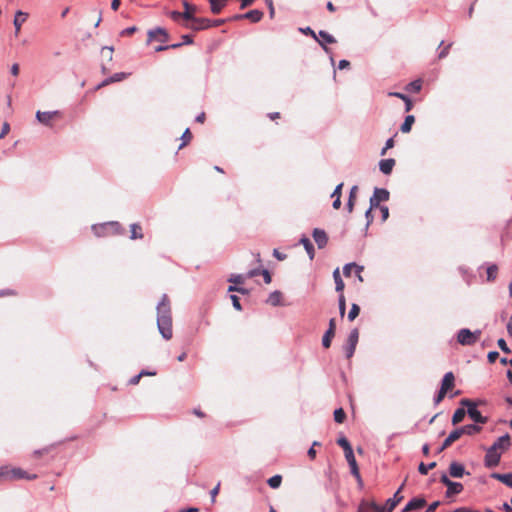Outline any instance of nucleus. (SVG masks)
<instances>
[{
    "mask_svg": "<svg viewBox=\"0 0 512 512\" xmlns=\"http://www.w3.org/2000/svg\"><path fill=\"white\" fill-rule=\"evenodd\" d=\"M394 166L395 160L392 158L383 159L379 162V169L385 175H389L392 172Z\"/></svg>",
    "mask_w": 512,
    "mask_h": 512,
    "instance_id": "obj_22",
    "label": "nucleus"
},
{
    "mask_svg": "<svg viewBox=\"0 0 512 512\" xmlns=\"http://www.w3.org/2000/svg\"><path fill=\"white\" fill-rule=\"evenodd\" d=\"M345 419V412L342 408L336 409L334 411V420L337 423H342Z\"/></svg>",
    "mask_w": 512,
    "mask_h": 512,
    "instance_id": "obj_46",
    "label": "nucleus"
},
{
    "mask_svg": "<svg viewBox=\"0 0 512 512\" xmlns=\"http://www.w3.org/2000/svg\"><path fill=\"white\" fill-rule=\"evenodd\" d=\"M497 345L498 347L504 352V353H510L511 350L510 348L508 347L506 341L503 339V338H500L498 341H497Z\"/></svg>",
    "mask_w": 512,
    "mask_h": 512,
    "instance_id": "obj_48",
    "label": "nucleus"
},
{
    "mask_svg": "<svg viewBox=\"0 0 512 512\" xmlns=\"http://www.w3.org/2000/svg\"><path fill=\"white\" fill-rule=\"evenodd\" d=\"M128 76H129V73H125V72L115 73L114 75L109 77V81L111 83L120 82V81L124 80L125 78H127Z\"/></svg>",
    "mask_w": 512,
    "mask_h": 512,
    "instance_id": "obj_44",
    "label": "nucleus"
},
{
    "mask_svg": "<svg viewBox=\"0 0 512 512\" xmlns=\"http://www.w3.org/2000/svg\"><path fill=\"white\" fill-rule=\"evenodd\" d=\"M359 312H360V307L357 304L353 303L351 305L350 311L348 313L349 321L355 320L356 317L359 315Z\"/></svg>",
    "mask_w": 512,
    "mask_h": 512,
    "instance_id": "obj_42",
    "label": "nucleus"
},
{
    "mask_svg": "<svg viewBox=\"0 0 512 512\" xmlns=\"http://www.w3.org/2000/svg\"><path fill=\"white\" fill-rule=\"evenodd\" d=\"M273 256L280 261L286 259V254L281 253L278 249L273 250Z\"/></svg>",
    "mask_w": 512,
    "mask_h": 512,
    "instance_id": "obj_62",
    "label": "nucleus"
},
{
    "mask_svg": "<svg viewBox=\"0 0 512 512\" xmlns=\"http://www.w3.org/2000/svg\"><path fill=\"white\" fill-rule=\"evenodd\" d=\"M390 193L385 188H375L373 191V195L370 197L369 203L371 208L380 207L381 202H386L389 200Z\"/></svg>",
    "mask_w": 512,
    "mask_h": 512,
    "instance_id": "obj_6",
    "label": "nucleus"
},
{
    "mask_svg": "<svg viewBox=\"0 0 512 512\" xmlns=\"http://www.w3.org/2000/svg\"><path fill=\"white\" fill-rule=\"evenodd\" d=\"M345 458H346V460H347V462L349 464V467H350L352 475L355 476V478L358 481H361V476H360V473H359V468H358V465H357V462H356L353 450L350 451V452L345 453Z\"/></svg>",
    "mask_w": 512,
    "mask_h": 512,
    "instance_id": "obj_13",
    "label": "nucleus"
},
{
    "mask_svg": "<svg viewBox=\"0 0 512 512\" xmlns=\"http://www.w3.org/2000/svg\"><path fill=\"white\" fill-rule=\"evenodd\" d=\"M499 353L497 351H490L487 355L488 361L490 363H494L496 359L498 358Z\"/></svg>",
    "mask_w": 512,
    "mask_h": 512,
    "instance_id": "obj_58",
    "label": "nucleus"
},
{
    "mask_svg": "<svg viewBox=\"0 0 512 512\" xmlns=\"http://www.w3.org/2000/svg\"><path fill=\"white\" fill-rule=\"evenodd\" d=\"M267 483L271 488L277 489L282 483V477L280 475H274L268 479Z\"/></svg>",
    "mask_w": 512,
    "mask_h": 512,
    "instance_id": "obj_39",
    "label": "nucleus"
},
{
    "mask_svg": "<svg viewBox=\"0 0 512 512\" xmlns=\"http://www.w3.org/2000/svg\"><path fill=\"white\" fill-rule=\"evenodd\" d=\"M421 88H422V82L420 79L414 80L406 86V89L408 91H413V92H419L421 90Z\"/></svg>",
    "mask_w": 512,
    "mask_h": 512,
    "instance_id": "obj_40",
    "label": "nucleus"
},
{
    "mask_svg": "<svg viewBox=\"0 0 512 512\" xmlns=\"http://www.w3.org/2000/svg\"><path fill=\"white\" fill-rule=\"evenodd\" d=\"M510 447V437L508 434H505L497 439L494 444L491 446L492 450L505 451Z\"/></svg>",
    "mask_w": 512,
    "mask_h": 512,
    "instance_id": "obj_16",
    "label": "nucleus"
},
{
    "mask_svg": "<svg viewBox=\"0 0 512 512\" xmlns=\"http://www.w3.org/2000/svg\"><path fill=\"white\" fill-rule=\"evenodd\" d=\"M378 208L380 209L382 215V221H386L389 217V208L387 206H380Z\"/></svg>",
    "mask_w": 512,
    "mask_h": 512,
    "instance_id": "obj_57",
    "label": "nucleus"
},
{
    "mask_svg": "<svg viewBox=\"0 0 512 512\" xmlns=\"http://www.w3.org/2000/svg\"><path fill=\"white\" fill-rule=\"evenodd\" d=\"M446 393H447L446 391H444L443 389L440 388L438 394L434 398V403L436 405L439 404L445 397Z\"/></svg>",
    "mask_w": 512,
    "mask_h": 512,
    "instance_id": "obj_55",
    "label": "nucleus"
},
{
    "mask_svg": "<svg viewBox=\"0 0 512 512\" xmlns=\"http://www.w3.org/2000/svg\"><path fill=\"white\" fill-rule=\"evenodd\" d=\"M358 340H359V331L357 328H354L349 333L347 343L343 347L345 355L348 359H350L354 355Z\"/></svg>",
    "mask_w": 512,
    "mask_h": 512,
    "instance_id": "obj_5",
    "label": "nucleus"
},
{
    "mask_svg": "<svg viewBox=\"0 0 512 512\" xmlns=\"http://www.w3.org/2000/svg\"><path fill=\"white\" fill-rule=\"evenodd\" d=\"M167 39H168L167 32L160 27L152 29L148 32V40L149 41L158 40L160 42H165V41H167Z\"/></svg>",
    "mask_w": 512,
    "mask_h": 512,
    "instance_id": "obj_15",
    "label": "nucleus"
},
{
    "mask_svg": "<svg viewBox=\"0 0 512 512\" xmlns=\"http://www.w3.org/2000/svg\"><path fill=\"white\" fill-rule=\"evenodd\" d=\"M450 47H451V44H448L447 46H445V47L440 51V53H439V55H438L439 59H443V58H445V57L448 55Z\"/></svg>",
    "mask_w": 512,
    "mask_h": 512,
    "instance_id": "obj_60",
    "label": "nucleus"
},
{
    "mask_svg": "<svg viewBox=\"0 0 512 512\" xmlns=\"http://www.w3.org/2000/svg\"><path fill=\"white\" fill-rule=\"evenodd\" d=\"M354 269H355V274H356L357 279H358L360 282H363V281H364V279H363V277H362L361 273H362V272H363V270H364V266H362V265H358V264H356V263H355V265H354Z\"/></svg>",
    "mask_w": 512,
    "mask_h": 512,
    "instance_id": "obj_49",
    "label": "nucleus"
},
{
    "mask_svg": "<svg viewBox=\"0 0 512 512\" xmlns=\"http://www.w3.org/2000/svg\"><path fill=\"white\" fill-rule=\"evenodd\" d=\"M449 474L454 478H461L464 474H469L465 471V468L462 464L458 462H452L449 466Z\"/></svg>",
    "mask_w": 512,
    "mask_h": 512,
    "instance_id": "obj_18",
    "label": "nucleus"
},
{
    "mask_svg": "<svg viewBox=\"0 0 512 512\" xmlns=\"http://www.w3.org/2000/svg\"><path fill=\"white\" fill-rule=\"evenodd\" d=\"M374 208L369 207V209L365 212V218H366V227H369V225L373 222L374 216L372 214V210Z\"/></svg>",
    "mask_w": 512,
    "mask_h": 512,
    "instance_id": "obj_50",
    "label": "nucleus"
},
{
    "mask_svg": "<svg viewBox=\"0 0 512 512\" xmlns=\"http://www.w3.org/2000/svg\"><path fill=\"white\" fill-rule=\"evenodd\" d=\"M404 484H402L399 489L394 493L393 497L389 498L384 506H380L376 504L375 502L370 503V507L375 512H392L393 509L397 506V504L403 499V497L400 495V492L403 488Z\"/></svg>",
    "mask_w": 512,
    "mask_h": 512,
    "instance_id": "obj_3",
    "label": "nucleus"
},
{
    "mask_svg": "<svg viewBox=\"0 0 512 512\" xmlns=\"http://www.w3.org/2000/svg\"><path fill=\"white\" fill-rule=\"evenodd\" d=\"M261 274H262V276H263V278H264V282H265L266 284L271 283L272 278H271V275H270V273H269V271H268V270H266V269L262 270V271H261Z\"/></svg>",
    "mask_w": 512,
    "mask_h": 512,
    "instance_id": "obj_59",
    "label": "nucleus"
},
{
    "mask_svg": "<svg viewBox=\"0 0 512 512\" xmlns=\"http://www.w3.org/2000/svg\"><path fill=\"white\" fill-rule=\"evenodd\" d=\"M312 236L319 249H322L327 245L328 236L323 229L315 228Z\"/></svg>",
    "mask_w": 512,
    "mask_h": 512,
    "instance_id": "obj_12",
    "label": "nucleus"
},
{
    "mask_svg": "<svg viewBox=\"0 0 512 512\" xmlns=\"http://www.w3.org/2000/svg\"><path fill=\"white\" fill-rule=\"evenodd\" d=\"M426 504V500L422 497L411 499L403 508L402 512H409L418 508H422Z\"/></svg>",
    "mask_w": 512,
    "mask_h": 512,
    "instance_id": "obj_19",
    "label": "nucleus"
},
{
    "mask_svg": "<svg viewBox=\"0 0 512 512\" xmlns=\"http://www.w3.org/2000/svg\"><path fill=\"white\" fill-rule=\"evenodd\" d=\"M415 122V117L413 115H408L405 117L404 122L400 127V131L402 133H409L412 129V125Z\"/></svg>",
    "mask_w": 512,
    "mask_h": 512,
    "instance_id": "obj_31",
    "label": "nucleus"
},
{
    "mask_svg": "<svg viewBox=\"0 0 512 512\" xmlns=\"http://www.w3.org/2000/svg\"><path fill=\"white\" fill-rule=\"evenodd\" d=\"M135 31H136V27L131 26V27H128V28L122 30L120 34H121V36H126V35L133 34Z\"/></svg>",
    "mask_w": 512,
    "mask_h": 512,
    "instance_id": "obj_63",
    "label": "nucleus"
},
{
    "mask_svg": "<svg viewBox=\"0 0 512 512\" xmlns=\"http://www.w3.org/2000/svg\"><path fill=\"white\" fill-rule=\"evenodd\" d=\"M9 476L15 479H35L36 475H29L27 472L20 468L9 469Z\"/></svg>",
    "mask_w": 512,
    "mask_h": 512,
    "instance_id": "obj_24",
    "label": "nucleus"
},
{
    "mask_svg": "<svg viewBox=\"0 0 512 512\" xmlns=\"http://www.w3.org/2000/svg\"><path fill=\"white\" fill-rule=\"evenodd\" d=\"M459 434H460V437L464 434L466 435H474L478 432H480L481 430V427L478 426L477 424H469V425H465L461 428H458L457 429Z\"/></svg>",
    "mask_w": 512,
    "mask_h": 512,
    "instance_id": "obj_26",
    "label": "nucleus"
},
{
    "mask_svg": "<svg viewBox=\"0 0 512 512\" xmlns=\"http://www.w3.org/2000/svg\"><path fill=\"white\" fill-rule=\"evenodd\" d=\"M337 444L343 448L344 454L353 450L349 441L345 437H340L337 440Z\"/></svg>",
    "mask_w": 512,
    "mask_h": 512,
    "instance_id": "obj_41",
    "label": "nucleus"
},
{
    "mask_svg": "<svg viewBox=\"0 0 512 512\" xmlns=\"http://www.w3.org/2000/svg\"><path fill=\"white\" fill-rule=\"evenodd\" d=\"M60 115V111L58 110H55V111H45V112H42V111H37L36 112V119L39 123L45 125V126H48V127H51L52 126V120L55 118V117H58Z\"/></svg>",
    "mask_w": 512,
    "mask_h": 512,
    "instance_id": "obj_7",
    "label": "nucleus"
},
{
    "mask_svg": "<svg viewBox=\"0 0 512 512\" xmlns=\"http://www.w3.org/2000/svg\"><path fill=\"white\" fill-rule=\"evenodd\" d=\"M318 35L319 38L317 37V39L315 40L319 43V45L324 49L326 53H330V49L326 45L335 43L336 39L334 38V36H332L331 34L324 30L319 31Z\"/></svg>",
    "mask_w": 512,
    "mask_h": 512,
    "instance_id": "obj_10",
    "label": "nucleus"
},
{
    "mask_svg": "<svg viewBox=\"0 0 512 512\" xmlns=\"http://www.w3.org/2000/svg\"><path fill=\"white\" fill-rule=\"evenodd\" d=\"M436 466V462H431L428 465L421 462L418 467V471L422 475H426L430 469H433Z\"/></svg>",
    "mask_w": 512,
    "mask_h": 512,
    "instance_id": "obj_43",
    "label": "nucleus"
},
{
    "mask_svg": "<svg viewBox=\"0 0 512 512\" xmlns=\"http://www.w3.org/2000/svg\"><path fill=\"white\" fill-rule=\"evenodd\" d=\"M357 192H358V186L354 185L350 189L349 198H348V201H347V204H346L347 210H348L349 213H351L353 211V209H354Z\"/></svg>",
    "mask_w": 512,
    "mask_h": 512,
    "instance_id": "obj_29",
    "label": "nucleus"
},
{
    "mask_svg": "<svg viewBox=\"0 0 512 512\" xmlns=\"http://www.w3.org/2000/svg\"><path fill=\"white\" fill-rule=\"evenodd\" d=\"M300 243L303 245L304 249L306 250L307 254L309 255L310 260L314 258L315 251L313 244L307 237H302L300 239Z\"/></svg>",
    "mask_w": 512,
    "mask_h": 512,
    "instance_id": "obj_33",
    "label": "nucleus"
},
{
    "mask_svg": "<svg viewBox=\"0 0 512 512\" xmlns=\"http://www.w3.org/2000/svg\"><path fill=\"white\" fill-rule=\"evenodd\" d=\"M461 403L467 406V414L475 423L484 424L487 422V417L482 416L473 402L468 399H463Z\"/></svg>",
    "mask_w": 512,
    "mask_h": 512,
    "instance_id": "obj_4",
    "label": "nucleus"
},
{
    "mask_svg": "<svg viewBox=\"0 0 512 512\" xmlns=\"http://www.w3.org/2000/svg\"><path fill=\"white\" fill-rule=\"evenodd\" d=\"M170 17L174 20V21H179L181 18H183V13L182 12H178V11H172L170 13Z\"/></svg>",
    "mask_w": 512,
    "mask_h": 512,
    "instance_id": "obj_64",
    "label": "nucleus"
},
{
    "mask_svg": "<svg viewBox=\"0 0 512 512\" xmlns=\"http://www.w3.org/2000/svg\"><path fill=\"white\" fill-rule=\"evenodd\" d=\"M192 138L190 130L187 128L181 136L182 143L179 146V149H182Z\"/></svg>",
    "mask_w": 512,
    "mask_h": 512,
    "instance_id": "obj_45",
    "label": "nucleus"
},
{
    "mask_svg": "<svg viewBox=\"0 0 512 512\" xmlns=\"http://www.w3.org/2000/svg\"><path fill=\"white\" fill-rule=\"evenodd\" d=\"M338 305H339V313L341 316H344L346 311V301L344 295L341 293L338 299Z\"/></svg>",
    "mask_w": 512,
    "mask_h": 512,
    "instance_id": "obj_47",
    "label": "nucleus"
},
{
    "mask_svg": "<svg viewBox=\"0 0 512 512\" xmlns=\"http://www.w3.org/2000/svg\"><path fill=\"white\" fill-rule=\"evenodd\" d=\"M211 6V11L218 14L226 6L228 0H208Z\"/></svg>",
    "mask_w": 512,
    "mask_h": 512,
    "instance_id": "obj_32",
    "label": "nucleus"
},
{
    "mask_svg": "<svg viewBox=\"0 0 512 512\" xmlns=\"http://www.w3.org/2000/svg\"><path fill=\"white\" fill-rule=\"evenodd\" d=\"M466 413L467 411H465L463 408H458L452 416V423L454 425L460 423L464 419Z\"/></svg>",
    "mask_w": 512,
    "mask_h": 512,
    "instance_id": "obj_37",
    "label": "nucleus"
},
{
    "mask_svg": "<svg viewBox=\"0 0 512 512\" xmlns=\"http://www.w3.org/2000/svg\"><path fill=\"white\" fill-rule=\"evenodd\" d=\"M343 183L338 184L331 194L332 198H341Z\"/></svg>",
    "mask_w": 512,
    "mask_h": 512,
    "instance_id": "obj_52",
    "label": "nucleus"
},
{
    "mask_svg": "<svg viewBox=\"0 0 512 512\" xmlns=\"http://www.w3.org/2000/svg\"><path fill=\"white\" fill-rule=\"evenodd\" d=\"M157 328L161 336L165 340H170L173 336L172 331V315L169 298L163 294L157 307Z\"/></svg>",
    "mask_w": 512,
    "mask_h": 512,
    "instance_id": "obj_1",
    "label": "nucleus"
},
{
    "mask_svg": "<svg viewBox=\"0 0 512 512\" xmlns=\"http://www.w3.org/2000/svg\"><path fill=\"white\" fill-rule=\"evenodd\" d=\"M230 299L232 301V305L233 307L238 310V311H241L242 310V307H241V304H240V300H239V297L236 296V295H231L230 296Z\"/></svg>",
    "mask_w": 512,
    "mask_h": 512,
    "instance_id": "obj_51",
    "label": "nucleus"
},
{
    "mask_svg": "<svg viewBox=\"0 0 512 512\" xmlns=\"http://www.w3.org/2000/svg\"><path fill=\"white\" fill-rule=\"evenodd\" d=\"M333 279H334V282H335V290L339 293H342L343 290H344V282L341 278V275H340V271H339V268H336L334 271H333Z\"/></svg>",
    "mask_w": 512,
    "mask_h": 512,
    "instance_id": "obj_30",
    "label": "nucleus"
},
{
    "mask_svg": "<svg viewBox=\"0 0 512 512\" xmlns=\"http://www.w3.org/2000/svg\"><path fill=\"white\" fill-rule=\"evenodd\" d=\"M457 342L463 346L474 345V338L472 337V331L468 328H462L457 333Z\"/></svg>",
    "mask_w": 512,
    "mask_h": 512,
    "instance_id": "obj_8",
    "label": "nucleus"
},
{
    "mask_svg": "<svg viewBox=\"0 0 512 512\" xmlns=\"http://www.w3.org/2000/svg\"><path fill=\"white\" fill-rule=\"evenodd\" d=\"M182 4L184 7V12H182L183 19L191 22L195 17L194 14L196 13L197 8L196 6L189 4L186 0H183Z\"/></svg>",
    "mask_w": 512,
    "mask_h": 512,
    "instance_id": "obj_21",
    "label": "nucleus"
},
{
    "mask_svg": "<svg viewBox=\"0 0 512 512\" xmlns=\"http://www.w3.org/2000/svg\"><path fill=\"white\" fill-rule=\"evenodd\" d=\"M493 477L499 481H501L502 483H504L505 485H507L508 487H511L512 488V473H506V474H493Z\"/></svg>",
    "mask_w": 512,
    "mask_h": 512,
    "instance_id": "obj_34",
    "label": "nucleus"
},
{
    "mask_svg": "<svg viewBox=\"0 0 512 512\" xmlns=\"http://www.w3.org/2000/svg\"><path fill=\"white\" fill-rule=\"evenodd\" d=\"M246 275L244 274H231L228 278V281L236 286H240L246 281Z\"/></svg>",
    "mask_w": 512,
    "mask_h": 512,
    "instance_id": "obj_35",
    "label": "nucleus"
},
{
    "mask_svg": "<svg viewBox=\"0 0 512 512\" xmlns=\"http://www.w3.org/2000/svg\"><path fill=\"white\" fill-rule=\"evenodd\" d=\"M501 453L496 450H492V448H488L485 455V465L489 468L495 467L500 462Z\"/></svg>",
    "mask_w": 512,
    "mask_h": 512,
    "instance_id": "obj_11",
    "label": "nucleus"
},
{
    "mask_svg": "<svg viewBox=\"0 0 512 512\" xmlns=\"http://www.w3.org/2000/svg\"><path fill=\"white\" fill-rule=\"evenodd\" d=\"M460 438V434L458 430L452 431L448 437L444 440L443 444L439 447L438 453H441L443 450H445L447 447H449L454 441L458 440Z\"/></svg>",
    "mask_w": 512,
    "mask_h": 512,
    "instance_id": "obj_23",
    "label": "nucleus"
},
{
    "mask_svg": "<svg viewBox=\"0 0 512 512\" xmlns=\"http://www.w3.org/2000/svg\"><path fill=\"white\" fill-rule=\"evenodd\" d=\"M334 334H335V319L332 318L329 321V328L325 332V334L323 335V338H322V345L325 348L330 347L332 338L334 337Z\"/></svg>",
    "mask_w": 512,
    "mask_h": 512,
    "instance_id": "obj_14",
    "label": "nucleus"
},
{
    "mask_svg": "<svg viewBox=\"0 0 512 512\" xmlns=\"http://www.w3.org/2000/svg\"><path fill=\"white\" fill-rule=\"evenodd\" d=\"M393 146H394V140H393V138H389V139L386 141L384 148L381 150V155H385V154H386V151H387L388 149H391Z\"/></svg>",
    "mask_w": 512,
    "mask_h": 512,
    "instance_id": "obj_54",
    "label": "nucleus"
},
{
    "mask_svg": "<svg viewBox=\"0 0 512 512\" xmlns=\"http://www.w3.org/2000/svg\"><path fill=\"white\" fill-rule=\"evenodd\" d=\"M354 265H355L354 262L347 263V264L344 265V267H343V274L346 277H349L351 275V269L354 268Z\"/></svg>",
    "mask_w": 512,
    "mask_h": 512,
    "instance_id": "obj_53",
    "label": "nucleus"
},
{
    "mask_svg": "<svg viewBox=\"0 0 512 512\" xmlns=\"http://www.w3.org/2000/svg\"><path fill=\"white\" fill-rule=\"evenodd\" d=\"M454 380V374L452 372H447L442 379L441 389L448 392L450 389L453 388Z\"/></svg>",
    "mask_w": 512,
    "mask_h": 512,
    "instance_id": "obj_25",
    "label": "nucleus"
},
{
    "mask_svg": "<svg viewBox=\"0 0 512 512\" xmlns=\"http://www.w3.org/2000/svg\"><path fill=\"white\" fill-rule=\"evenodd\" d=\"M281 301H282V293L278 290L271 292L267 299V303L274 307L282 305Z\"/></svg>",
    "mask_w": 512,
    "mask_h": 512,
    "instance_id": "obj_27",
    "label": "nucleus"
},
{
    "mask_svg": "<svg viewBox=\"0 0 512 512\" xmlns=\"http://www.w3.org/2000/svg\"><path fill=\"white\" fill-rule=\"evenodd\" d=\"M185 27L192 30H204L212 27V20L207 18L194 17L190 24H185Z\"/></svg>",
    "mask_w": 512,
    "mask_h": 512,
    "instance_id": "obj_9",
    "label": "nucleus"
},
{
    "mask_svg": "<svg viewBox=\"0 0 512 512\" xmlns=\"http://www.w3.org/2000/svg\"><path fill=\"white\" fill-rule=\"evenodd\" d=\"M300 31L304 34L311 35L314 39H317L316 33L310 27L301 28Z\"/></svg>",
    "mask_w": 512,
    "mask_h": 512,
    "instance_id": "obj_61",
    "label": "nucleus"
},
{
    "mask_svg": "<svg viewBox=\"0 0 512 512\" xmlns=\"http://www.w3.org/2000/svg\"><path fill=\"white\" fill-rule=\"evenodd\" d=\"M131 228V235H130V238L132 240H136V239H142L143 238V234H142V229H141V226L134 223L130 226Z\"/></svg>",
    "mask_w": 512,
    "mask_h": 512,
    "instance_id": "obj_36",
    "label": "nucleus"
},
{
    "mask_svg": "<svg viewBox=\"0 0 512 512\" xmlns=\"http://www.w3.org/2000/svg\"><path fill=\"white\" fill-rule=\"evenodd\" d=\"M498 267L496 264H491L487 267V281H494L497 277Z\"/></svg>",
    "mask_w": 512,
    "mask_h": 512,
    "instance_id": "obj_38",
    "label": "nucleus"
},
{
    "mask_svg": "<svg viewBox=\"0 0 512 512\" xmlns=\"http://www.w3.org/2000/svg\"><path fill=\"white\" fill-rule=\"evenodd\" d=\"M263 17V12L257 9L250 10L245 14L236 15L235 19H248L254 23L259 22Z\"/></svg>",
    "mask_w": 512,
    "mask_h": 512,
    "instance_id": "obj_17",
    "label": "nucleus"
},
{
    "mask_svg": "<svg viewBox=\"0 0 512 512\" xmlns=\"http://www.w3.org/2000/svg\"><path fill=\"white\" fill-rule=\"evenodd\" d=\"M28 14L21 10H18L15 13L13 25L15 27V35H18L21 29L22 24L27 20Z\"/></svg>",
    "mask_w": 512,
    "mask_h": 512,
    "instance_id": "obj_20",
    "label": "nucleus"
},
{
    "mask_svg": "<svg viewBox=\"0 0 512 512\" xmlns=\"http://www.w3.org/2000/svg\"><path fill=\"white\" fill-rule=\"evenodd\" d=\"M462 490H463V485L461 483L452 481L451 483H449V486L447 487L446 496L447 497L454 496L456 494L461 493Z\"/></svg>",
    "mask_w": 512,
    "mask_h": 512,
    "instance_id": "obj_28",
    "label": "nucleus"
},
{
    "mask_svg": "<svg viewBox=\"0 0 512 512\" xmlns=\"http://www.w3.org/2000/svg\"><path fill=\"white\" fill-rule=\"evenodd\" d=\"M92 231L97 237H105L114 234H123L124 229L119 222L110 221L92 225Z\"/></svg>",
    "mask_w": 512,
    "mask_h": 512,
    "instance_id": "obj_2",
    "label": "nucleus"
},
{
    "mask_svg": "<svg viewBox=\"0 0 512 512\" xmlns=\"http://www.w3.org/2000/svg\"><path fill=\"white\" fill-rule=\"evenodd\" d=\"M10 131V125L9 123L5 122L2 125V129L0 131V139L4 138Z\"/></svg>",
    "mask_w": 512,
    "mask_h": 512,
    "instance_id": "obj_56",
    "label": "nucleus"
}]
</instances>
